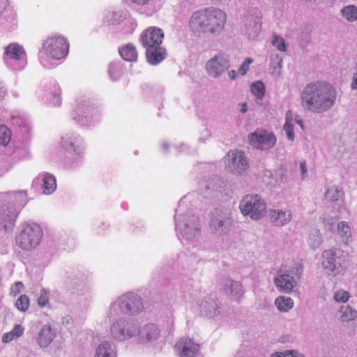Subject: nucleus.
I'll use <instances>...</instances> for the list:
<instances>
[{
	"instance_id": "f257e3e1",
	"label": "nucleus",
	"mask_w": 357,
	"mask_h": 357,
	"mask_svg": "<svg viewBox=\"0 0 357 357\" xmlns=\"http://www.w3.org/2000/svg\"><path fill=\"white\" fill-rule=\"evenodd\" d=\"M227 15L219 8L207 7L199 9L190 16L188 28L195 36H218L225 29Z\"/></svg>"
},
{
	"instance_id": "f03ea898",
	"label": "nucleus",
	"mask_w": 357,
	"mask_h": 357,
	"mask_svg": "<svg viewBox=\"0 0 357 357\" xmlns=\"http://www.w3.org/2000/svg\"><path fill=\"white\" fill-rule=\"evenodd\" d=\"M335 99V89L325 82L308 84L301 95L303 106L313 112L326 111L334 105Z\"/></svg>"
},
{
	"instance_id": "7ed1b4c3",
	"label": "nucleus",
	"mask_w": 357,
	"mask_h": 357,
	"mask_svg": "<svg viewBox=\"0 0 357 357\" xmlns=\"http://www.w3.org/2000/svg\"><path fill=\"white\" fill-rule=\"evenodd\" d=\"M42 236L43 231L38 224H26L16 236V245L23 250H31L39 245Z\"/></svg>"
},
{
	"instance_id": "20e7f679",
	"label": "nucleus",
	"mask_w": 357,
	"mask_h": 357,
	"mask_svg": "<svg viewBox=\"0 0 357 357\" xmlns=\"http://www.w3.org/2000/svg\"><path fill=\"white\" fill-rule=\"evenodd\" d=\"M239 208L243 215H250L255 220L261 219L266 212V204L259 195L245 196L240 203Z\"/></svg>"
},
{
	"instance_id": "39448f33",
	"label": "nucleus",
	"mask_w": 357,
	"mask_h": 357,
	"mask_svg": "<svg viewBox=\"0 0 357 357\" xmlns=\"http://www.w3.org/2000/svg\"><path fill=\"white\" fill-rule=\"evenodd\" d=\"M144 305L141 298L134 294H126L120 298L119 303H114L111 308L112 315H118L119 309L123 314L133 315L143 310Z\"/></svg>"
},
{
	"instance_id": "423d86ee",
	"label": "nucleus",
	"mask_w": 357,
	"mask_h": 357,
	"mask_svg": "<svg viewBox=\"0 0 357 357\" xmlns=\"http://www.w3.org/2000/svg\"><path fill=\"white\" fill-rule=\"evenodd\" d=\"M69 45L66 39L61 36L47 38L43 43V50L52 58L61 59L68 53Z\"/></svg>"
},
{
	"instance_id": "0eeeda50",
	"label": "nucleus",
	"mask_w": 357,
	"mask_h": 357,
	"mask_svg": "<svg viewBox=\"0 0 357 357\" xmlns=\"http://www.w3.org/2000/svg\"><path fill=\"white\" fill-rule=\"evenodd\" d=\"M250 144L256 149H268L274 146L276 142L273 134L264 130H257L248 136Z\"/></svg>"
},
{
	"instance_id": "6e6552de",
	"label": "nucleus",
	"mask_w": 357,
	"mask_h": 357,
	"mask_svg": "<svg viewBox=\"0 0 357 357\" xmlns=\"http://www.w3.org/2000/svg\"><path fill=\"white\" fill-rule=\"evenodd\" d=\"M163 38L164 33L162 29L155 26H150L141 33L139 40L143 47L147 50L160 45Z\"/></svg>"
},
{
	"instance_id": "1a4fd4ad",
	"label": "nucleus",
	"mask_w": 357,
	"mask_h": 357,
	"mask_svg": "<svg viewBox=\"0 0 357 357\" xmlns=\"http://www.w3.org/2000/svg\"><path fill=\"white\" fill-rule=\"evenodd\" d=\"M225 163L231 172L238 174L249 167L244 153L239 151H229L225 157Z\"/></svg>"
},
{
	"instance_id": "9d476101",
	"label": "nucleus",
	"mask_w": 357,
	"mask_h": 357,
	"mask_svg": "<svg viewBox=\"0 0 357 357\" xmlns=\"http://www.w3.org/2000/svg\"><path fill=\"white\" fill-rule=\"evenodd\" d=\"M229 68V61L228 56L220 53L210 59L206 65L208 74L213 77L220 76Z\"/></svg>"
},
{
	"instance_id": "9b49d317",
	"label": "nucleus",
	"mask_w": 357,
	"mask_h": 357,
	"mask_svg": "<svg viewBox=\"0 0 357 357\" xmlns=\"http://www.w3.org/2000/svg\"><path fill=\"white\" fill-rule=\"evenodd\" d=\"M18 213L15 208L9 203L0 204V229L5 231L12 229Z\"/></svg>"
},
{
	"instance_id": "f8f14e48",
	"label": "nucleus",
	"mask_w": 357,
	"mask_h": 357,
	"mask_svg": "<svg viewBox=\"0 0 357 357\" xmlns=\"http://www.w3.org/2000/svg\"><path fill=\"white\" fill-rule=\"evenodd\" d=\"M175 350L180 357H195L199 350V344L192 339L181 337L176 342Z\"/></svg>"
},
{
	"instance_id": "ddd939ff",
	"label": "nucleus",
	"mask_w": 357,
	"mask_h": 357,
	"mask_svg": "<svg viewBox=\"0 0 357 357\" xmlns=\"http://www.w3.org/2000/svg\"><path fill=\"white\" fill-rule=\"evenodd\" d=\"M127 328L125 329V321L120 320L114 323L111 327V333L112 336L117 340H123L132 337L137 333V328L133 324L126 323Z\"/></svg>"
},
{
	"instance_id": "4468645a",
	"label": "nucleus",
	"mask_w": 357,
	"mask_h": 357,
	"mask_svg": "<svg viewBox=\"0 0 357 357\" xmlns=\"http://www.w3.org/2000/svg\"><path fill=\"white\" fill-rule=\"evenodd\" d=\"M232 225L231 219L220 211H215L212 216L210 228L213 232H227Z\"/></svg>"
},
{
	"instance_id": "2eb2a0df",
	"label": "nucleus",
	"mask_w": 357,
	"mask_h": 357,
	"mask_svg": "<svg viewBox=\"0 0 357 357\" xmlns=\"http://www.w3.org/2000/svg\"><path fill=\"white\" fill-rule=\"evenodd\" d=\"M167 56L166 50L160 45H157L146 50V57L147 61L152 64L156 65L165 59Z\"/></svg>"
},
{
	"instance_id": "dca6fc26",
	"label": "nucleus",
	"mask_w": 357,
	"mask_h": 357,
	"mask_svg": "<svg viewBox=\"0 0 357 357\" xmlns=\"http://www.w3.org/2000/svg\"><path fill=\"white\" fill-rule=\"evenodd\" d=\"M55 337V333L50 325H44L40 329L36 342L40 347H48Z\"/></svg>"
},
{
	"instance_id": "f3484780",
	"label": "nucleus",
	"mask_w": 357,
	"mask_h": 357,
	"mask_svg": "<svg viewBox=\"0 0 357 357\" xmlns=\"http://www.w3.org/2000/svg\"><path fill=\"white\" fill-rule=\"evenodd\" d=\"M5 54L8 59L15 60H21L26 56L24 49L17 43H11L8 45Z\"/></svg>"
},
{
	"instance_id": "a211bd4d",
	"label": "nucleus",
	"mask_w": 357,
	"mask_h": 357,
	"mask_svg": "<svg viewBox=\"0 0 357 357\" xmlns=\"http://www.w3.org/2000/svg\"><path fill=\"white\" fill-rule=\"evenodd\" d=\"M95 357H116V352L114 344L105 341L98 347Z\"/></svg>"
},
{
	"instance_id": "6ab92c4d",
	"label": "nucleus",
	"mask_w": 357,
	"mask_h": 357,
	"mask_svg": "<svg viewBox=\"0 0 357 357\" xmlns=\"http://www.w3.org/2000/svg\"><path fill=\"white\" fill-rule=\"evenodd\" d=\"M275 284L281 290L289 292L295 286L296 282L290 275L283 274L275 279Z\"/></svg>"
},
{
	"instance_id": "aec40b11",
	"label": "nucleus",
	"mask_w": 357,
	"mask_h": 357,
	"mask_svg": "<svg viewBox=\"0 0 357 357\" xmlns=\"http://www.w3.org/2000/svg\"><path fill=\"white\" fill-rule=\"evenodd\" d=\"M119 53L123 59L127 61H135L137 59V52L135 47L128 43L119 48Z\"/></svg>"
},
{
	"instance_id": "412c9836",
	"label": "nucleus",
	"mask_w": 357,
	"mask_h": 357,
	"mask_svg": "<svg viewBox=\"0 0 357 357\" xmlns=\"http://www.w3.org/2000/svg\"><path fill=\"white\" fill-rule=\"evenodd\" d=\"M270 218L275 225L282 226L290 221L291 214L280 211H271L270 212Z\"/></svg>"
},
{
	"instance_id": "4be33fe9",
	"label": "nucleus",
	"mask_w": 357,
	"mask_h": 357,
	"mask_svg": "<svg viewBox=\"0 0 357 357\" xmlns=\"http://www.w3.org/2000/svg\"><path fill=\"white\" fill-rule=\"evenodd\" d=\"M142 338L147 341L156 340L159 336V331L153 324L146 325L139 332Z\"/></svg>"
},
{
	"instance_id": "5701e85b",
	"label": "nucleus",
	"mask_w": 357,
	"mask_h": 357,
	"mask_svg": "<svg viewBox=\"0 0 357 357\" xmlns=\"http://www.w3.org/2000/svg\"><path fill=\"white\" fill-rule=\"evenodd\" d=\"M24 331V328L21 324H16L12 331L3 335L2 342L3 343H9L14 340L18 339L22 336Z\"/></svg>"
},
{
	"instance_id": "b1692460",
	"label": "nucleus",
	"mask_w": 357,
	"mask_h": 357,
	"mask_svg": "<svg viewBox=\"0 0 357 357\" xmlns=\"http://www.w3.org/2000/svg\"><path fill=\"white\" fill-rule=\"evenodd\" d=\"M43 190L45 195H50L54 192L56 188L55 177L51 174H46L43 180Z\"/></svg>"
},
{
	"instance_id": "393cba45",
	"label": "nucleus",
	"mask_w": 357,
	"mask_h": 357,
	"mask_svg": "<svg viewBox=\"0 0 357 357\" xmlns=\"http://www.w3.org/2000/svg\"><path fill=\"white\" fill-rule=\"evenodd\" d=\"M323 257L324 259L323 261V266L324 268L330 271H334L336 267L335 252L331 250H326L323 253Z\"/></svg>"
},
{
	"instance_id": "a878e982",
	"label": "nucleus",
	"mask_w": 357,
	"mask_h": 357,
	"mask_svg": "<svg viewBox=\"0 0 357 357\" xmlns=\"http://www.w3.org/2000/svg\"><path fill=\"white\" fill-rule=\"evenodd\" d=\"M285 123L283 126L288 139L291 141L294 140V133L293 129V114L291 111H287L285 114Z\"/></svg>"
},
{
	"instance_id": "bb28decb",
	"label": "nucleus",
	"mask_w": 357,
	"mask_h": 357,
	"mask_svg": "<svg viewBox=\"0 0 357 357\" xmlns=\"http://www.w3.org/2000/svg\"><path fill=\"white\" fill-rule=\"evenodd\" d=\"M275 305L280 311L287 312L294 306L293 300L289 297L280 296L275 299Z\"/></svg>"
},
{
	"instance_id": "cd10ccee",
	"label": "nucleus",
	"mask_w": 357,
	"mask_h": 357,
	"mask_svg": "<svg viewBox=\"0 0 357 357\" xmlns=\"http://www.w3.org/2000/svg\"><path fill=\"white\" fill-rule=\"evenodd\" d=\"M342 16L348 21L354 22L357 20V7L353 5L344 7L341 10Z\"/></svg>"
},
{
	"instance_id": "c85d7f7f",
	"label": "nucleus",
	"mask_w": 357,
	"mask_h": 357,
	"mask_svg": "<svg viewBox=\"0 0 357 357\" xmlns=\"http://www.w3.org/2000/svg\"><path fill=\"white\" fill-rule=\"evenodd\" d=\"M356 317V310L351 309L349 305L342 307L340 319L342 321H349L354 320Z\"/></svg>"
},
{
	"instance_id": "c756f323",
	"label": "nucleus",
	"mask_w": 357,
	"mask_h": 357,
	"mask_svg": "<svg viewBox=\"0 0 357 357\" xmlns=\"http://www.w3.org/2000/svg\"><path fill=\"white\" fill-rule=\"evenodd\" d=\"M11 139V132L4 125L0 126V146H7Z\"/></svg>"
},
{
	"instance_id": "7c9ffc66",
	"label": "nucleus",
	"mask_w": 357,
	"mask_h": 357,
	"mask_svg": "<svg viewBox=\"0 0 357 357\" xmlns=\"http://www.w3.org/2000/svg\"><path fill=\"white\" fill-rule=\"evenodd\" d=\"M15 305L19 311L26 312L30 305L29 298L26 295L22 294L17 299Z\"/></svg>"
},
{
	"instance_id": "2f4dec72",
	"label": "nucleus",
	"mask_w": 357,
	"mask_h": 357,
	"mask_svg": "<svg viewBox=\"0 0 357 357\" xmlns=\"http://www.w3.org/2000/svg\"><path fill=\"white\" fill-rule=\"evenodd\" d=\"M250 90L252 93L259 99H261L264 96L265 87L261 82H254L250 86Z\"/></svg>"
},
{
	"instance_id": "473e14b6",
	"label": "nucleus",
	"mask_w": 357,
	"mask_h": 357,
	"mask_svg": "<svg viewBox=\"0 0 357 357\" xmlns=\"http://www.w3.org/2000/svg\"><path fill=\"white\" fill-rule=\"evenodd\" d=\"M343 193L338 190L336 188H332L327 190L325 194L326 199L331 201H337L340 197H342Z\"/></svg>"
},
{
	"instance_id": "72a5a7b5",
	"label": "nucleus",
	"mask_w": 357,
	"mask_h": 357,
	"mask_svg": "<svg viewBox=\"0 0 357 357\" xmlns=\"http://www.w3.org/2000/svg\"><path fill=\"white\" fill-rule=\"evenodd\" d=\"M337 230L340 234L346 238V243H347L348 238L351 236V230L349 225L345 222H341L337 225Z\"/></svg>"
},
{
	"instance_id": "f704fd0d",
	"label": "nucleus",
	"mask_w": 357,
	"mask_h": 357,
	"mask_svg": "<svg viewBox=\"0 0 357 357\" xmlns=\"http://www.w3.org/2000/svg\"><path fill=\"white\" fill-rule=\"evenodd\" d=\"M38 304L40 307H47L50 305L49 291L45 289H41L40 296L38 298Z\"/></svg>"
},
{
	"instance_id": "c9c22d12",
	"label": "nucleus",
	"mask_w": 357,
	"mask_h": 357,
	"mask_svg": "<svg viewBox=\"0 0 357 357\" xmlns=\"http://www.w3.org/2000/svg\"><path fill=\"white\" fill-rule=\"evenodd\" d=\"M334 300L338 303H346L350 298L349 293L347 291L340 290L334 294Z\"/></svg>"
},
{
	"instance_id": "e433bc0d",
	"label": "nucleus",
	"mask_w": 357,
	"mask_h": 357,
	"mask_svg": "<svg viewBox=\"0 0 357 357\" xmlns=\"http://www.w3.org/2000/svg\"><path fill=\"white\" fill-rule=\"evenodd\" d=\"M272 44L280 51L284 52L286 50L285 40L280 36H274Z\"/></svg>"
},
{
	"instance_id": "4c0bfd02",
	"label": "nucleus",
	"mask_w": 357,
	"mask_h": 357,
	"mask_svg": "<svg viewBox=\"0 0 357 357\" xmlns=\"http://www.w3.org/2000/svg\"><path fill=\"white\" fill-rule=\"evenodd\" d=\"M252 61L253 60L252 59L246 58L238 69V74L242 76L245 75L249 70V66Z\"/></svg>"
},
{
	"instance_id": "58836bf2",
	"label": "nucleus",
	"mask_w": 357,
	"mask_h": 357,
	"mask_svg": "<svg viewBox=\"0 0 357 357\" xmlns=\"http://www.w3.org/2000/svg\"><path fill=\"white\" fill-rule=\"evenodd\" d=\"M23 287L24 284L22 282H16L12 286L10 289V292L13 296H15L20 293Z\"/></svg>"
},
{
	"instance_id": "ea45409f",
	"label": "nucleus",
	"mask_w": 357,
	"mask_h": 357,
	"mask_svg": "<svg viewBox=\"0 0 357 357\" xmlns=\"http://www.w3.org/2000/svg\"><path fill=\"white\" fill-rule=\"evenodd\" d=\"M271 357H303L301 354L292 351H289L285 353H280V354H275L274 355H272Z\"/></svg>"
},
{
	"instance_id": "a19ab883",
	"label": "nucleus",
	"mask_w": 357,
	"mask_h": 357,
	"mask_svg": "<svg viewBox=\"0 0 357 357\" xmlns=\"http://www.w3.org/2000/svg\"><path fill=\"white\" fill-rule=\"evenodd\" d=\"M322 221L324 224H326L329 226V229L333 226L334 224V222L333 221L332 218L328 215H324V217L322 218Z\"/></svg>"
},
{
	"instance_id": "79ce46f5",
	"label": "nucleus",
	"mask_w": 357,
	"mask_h": 357,
	"mask_svg": "<svg viewBox=\"0 0 357 357\" xmlns=\"http://www.w3.org/2000/svg\"><path fill=\"white\" fill-rule=\"evenodd\" d=\"M300 168L302 174V177L305 178L307 176V167L305 161L300 162Z\"/></svg>"
},
{
	"instance_id": "37998d69",
	"label": "nucleus",
	"mask_w": 357,
	"mask_h": 357,
	"mask_svg": "<svg viewBox=\"0 0 357 357\" xmlns=\"http://www.w3.org/2000/svg\"><path fill=\"white\" fill-rule=\"evenodd\" d=\"M7 0H0V15L3 13L7 6Z\"/></svg>"
},
{
	"instance_id": "c03bdc74",
	"label": "nucleus",
	"mask_w": 357,
	"mask_h": 357,
	"mask_svg": "<svg viewBox=\"0 0 357 357\" xmlns=\"http://www.w3.org/2000/svg\"><path fill=\"white\" fill-rule=\"evenodd\" d=\"M238 75H239L238 72L236 73V71L234 70H231L228 71V75H229V78H231L232 79H235L238 76Z\"/></svg>"
},
{
	"instance_id": "a18cd8bd",
	"label": "nucleus",
	"mask_w": 357,
	"mask_h": 357,
	"mask_svg": "<svg viewBox=\"0 0 357 357\" xmlns=\"http://www.w3.org/2000/svg\"><path fill=\"white\" fill-rule=\"evenodd\" d=\"M59 94H60V89H58L56 93L54 94V103L55 105H59L60 104V102H59Z\"/></svg>"
},
{
	"instance_id": "49530a36",
	"label": "nucleus",
	"mask_w": 357,
	"mask_h": 357,
	"mask_svg": "<svg viewBox=\"0 0 357 357\" xmlns=\"http://www.w3.org/2000/svg\"><path fill=\"white\" fill-rule=\"evenodd\" d=\"M6 95V90L4 86L1 83H0V100H2Z\"/></svg>"
},
{
	"instance_id": "de8ad7c7",
	"label": "nucleus",
	"mask_w": 357,
	"mask_h": 357,
	"mask_svg": "<svg viewBox=\"0 0 357 357\" xmlns=\"http://www.w3.org/2000/svg\"><path fill=\"white\" fill-rule=\"evenodd\" d=\"M351 86L353 89H357V73L353 76Z\"/></svg>"
},
{
	"instance_id": "09e8293b",
	"label": "nucleus",
	"mask_w": 357,
	"mask_h": 357,
	"mask_svg": "<svg viewBox=\"0 0 357 357\" xmlns=\"http://www.w3.org/2000/svg\"><path fill=\"white\" fill-rule=\"evenodd\" d=\"M63 145L66 146V149L68 150V151H75L76 152L77 151V149H76L75 147V145H74V143H70V147H68V146L66 144V143L64 142L63 143Z\"/></svg>"
},
{
	"instance_id": "8fccbe9b",
	"label": "nucleus",
	"mask_w": 357,
	"mask_h": 357,
	"mask_svg": "<svg viewBox=\"0 0 357 357\" xmlns=\"http://www.w3.org/2000/svg\"><path fill=\"white\" fill-rule=\"evenodd\" d=\"M133 2L140 5H144L149 2L151 0H132Z\"/></svg>"
},
{
	"instance_id": "3c124183",
	"label": "nucleus",
	"mask_w": 357,
	"mask_h": 357,
	"mask_svg": "<svg viewBox=\"0 0 357 357\" xmlns=\"http://www.w3.org/2000/svg\"><path fill=\"white\" fill-rule=\"evenodd\" d=\"M247 111V105L246 103H243L241 105V112L245 113Z\"/></svg>"
},
{
	"instance_id": "603ef678",
	"label": "nucleus",
	"mask_w": 357,
	"mask_h": 357,
	"mask_svg": "<svg viewBox=\"0 0 357 357\" xmlns=\"http://www.w3.org/2000/svg\"><path fill=\"white\" fill-rule=\"evenodd\" d=\"M296 122L302 129H303V124L301 120L296 119Z\"/></svg>"
},
{
	"instance_id": "864d4df0",
	"label": "nucleus",
	"mask_w": 357,
	"mask_h": 357,
	"mask_svg": "<svg viewBox=\"0 0 357 357\" xmlns=\"http://www.w3.org/2000/svg\"><path fill=\"white\" fill-rule=\"evenodd\" d=\"M234 285L236 286V289H239L240 290H241V286L240 284H238V283H235Z\"/></svg>"
},
{
	"instance_id": "5fc2aeb1",
	"label": "nucleus",
	"mask_w": 357,
	"mask_h": 357,
	"mask_svg": "<svg viewBox=\"0 0 357 357\" xmlns=\"http://www.w3.org/2000/svg\"><path fill=\"white\" fill-rule=\"evenodd\" d=\"M80 141L79 140H77L76 142H75L74 143H76L77 144V146H79V144Z\"/></svg>"
}]
</instances>
